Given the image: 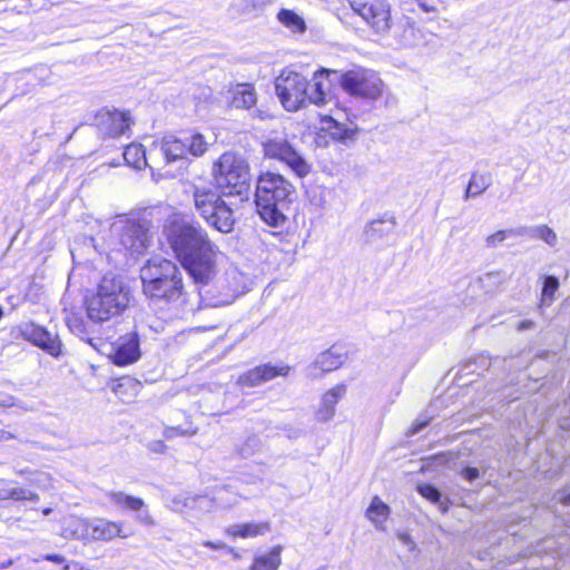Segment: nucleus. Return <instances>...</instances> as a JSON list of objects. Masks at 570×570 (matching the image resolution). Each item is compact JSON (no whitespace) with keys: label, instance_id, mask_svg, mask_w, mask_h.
<instances>
[{"label":"nucleus","instance_id":"obj_42","mask_svg":"<svg viewBox=\"0 0 570 570\" xmlns=\"http://www.w3.org/2000/svg\"><path fill=\"white\" fill-rule=\"evenodd\" d=\"M195 500H191V494H179L171 499L170 509L177 513L188 512L189 507L194 504Z\"/></svg>","mask_w":570,"mask_h":570},{"label":"nucleus","instance_id":"obj_25","mask_svg":"<svg viewBox=\"0 0 570 570\" xmlns=\"http://www.w3.org/2000/svg\"><path fill=\"white\" fill-rule=\"evenodd\" d=\"M390 514V508L379 497H374L370 507L366 510L367 518L374 523V525L383 530V523L386 521Z\"/></svg>","mask_w":570,"mask_h":570},{"label":"nucleus","instance_id":"obj_31","mask_svg":"<svg viewBox=\"0 0 570 570\" xmlns=\"http://www.w3.org/2000/svg\"><path fill=\"white\" fill-rule=\"evenodd\" d=\"M527 230L524 227H517V228H509V229H502L498 230L492 235H489L485 239L487 246L489 248H494L499 244L503 243L507 238L510 237H524Z\"/></svg>","mask_w":570,"mask_h":570},{"label":"nucleus","instance_id":"obj_32","mask_svg":"<svg viewBox=\"0 0 570 570\" xmlns=\"http://www.w3.org/2000/svg\"><path fill=\"white\" fill-rule=\"evenodd\" d=\"M277 19L281 23L295 32H303L306 29V24L303 18L292 10L282 9L277 13Z\"/></svg>","mask_w":570,"mask_h":570},{"label":"nucleus","instance_id":"obj_61","mask_svg":"<svg viewBox=\"0 0 570 570\" xmlns=\"http://www.w3.org/2000/svg\"><path fill=\"white\" fill-rule=\"evenodd\" d=\"M2 315H3V309H2V307L0 306V318L2 317Z\"/></svg>","mask_w":570,"mask_h":570},{"label":"nucleus","instance_id":"obj_47","mask_svg":"<svg viewBox=\"0 0 570 570\" xmlns=\"http://www.w3.org/2000/svg\"><path fill=\"white\" fill-rule=\"evenodd\" d=\"M40 558L42 560L50 561V562L58 563V564L66 562V558L58 553H47V554L41 556Z\"/></svg>","mask_w":570,"mask_h":570},{"label":"nucleus","instance_id":"obj_63","mask_svg":"<svg viewBox=\"0 0 570 570\" xmlns=\"http://www.w3.org/2000/svg\"><path fill=\"white\" fill-rule=\"evenodd\" d=\"M317 570H324V569L321 568V569H317Z\"/></svg>","mask_w":570,"mask_h":570},{"label":"nucleus","instance_id":"obj_1","mask_svg":"<svg viewBox=\"0 0 570 570\" xmlns=\"http://www.w3.org/2000/svg\"><path fill=\"white\" fill-rule=\"evenodd\" d=\"M165 233L176 258L194 282L210 283L217 274L220 250L202 225L194 220L174 219Z\"/></svg>","mask_w":570,"mask_h":570},{"label":"nucleus","instance_id":"obj_59","mask_svg":"<svg viewBox=\"0 0 570 570\" xmlns=\"http://www.w3.org/2000/svg\"><path fill=\"white\" fill-rule=\"evenodd\" d=\"M255 114H256V116H257V117H259L261 119H263V116H262V114H263V112H262V111L255 110Z\"/></svg>","mask_w":570,"mask_h":570},{"label":"nucleus","instance_id":"obj_11","mask_svg":"<svg viewBox=\"0 0 570 570\" xmlns=\"http://www.w3.org/2000/svg\"><path fill=\"white\" fill-rule=\"evenodd\" d=\"M350 4L376 33L390 31L392 16L387 0H350Z\"/></svg>","mask_w":570,"mask_h":570},{"label":"nucleus","instance_id":"obj_23","mask_svg":"<svg viewBox=\"0 0 570 570\" xmlns=\"http://www.w3.org/2000/svg\"><path fill=\"white\" fill-rule=\"evenodd\" d=\"M271 530V525L268 522L261 523H243V524H234L227 528L226 532L230 537H240V538H255L258 535H263Z\"/></svg>","mask_w":570,"mask_h":570},{"label":"nucleus","instance_id":"obj_37","mask_svg":"<svg viewBox=\"0 0 570 570\" xmlns=\"http://www.w3.org/2000/svg\"><path fill=\"white\" fill-rule=\"evenodd\" d=\"M559 279L556 276H546L543 282V287L541 292V302L542 304H550L554 298V293L559 288Z\"/></svg>","mask_w":570,"mask_h":570},{"label":"nucleus","instance_id":"obj_55","mask_svg":"<svg viewBox=\"0 0 570 570\" xmlns=\"http://www.w3.org/2000/svg\"><path fill=\"white\" fill-rule=\"evenodd\" d=\"M12 564H13V560L12 559H9L7 561L0 562V570L8 569Z\"/></svg>","mask_w":570,"mask_h":570},{"label":"nucleus","instance_id":"obj_48","mask_svg":"<svg viewBox=\"0 0 570 570\" xmlns=\"http://www.w3.org/2000/svg\"><path fill=\"white\" fill-rule=\"evenodd\" d=\"M203 546L207 547V548H210V549H214V550H220V549L227 548V546L224 542H222V541H216V542H214V541H204Z\"/></svg>","mask_w":570,"mask_h":570},{"label":"nucleus","instance_id":"obj_17","mask_svg":"<svg viewBox=\"0 0 570 570\" xmlns=\"http://www.w3.org/2000/svg\"><path fill=\"white\" fill-rule=\"evenodd\" d=\"M346 361V353L341 346L333 345L327 351L321 353L315 362L309 366V374L317 376L316 371L331 372L344 364Z\"/></svg>","mask_w":570,"mask_h":570},{"label":"nucleus","instance_id":"obj_5","mask_svg":"<svg viewBox=\"0 0 570 570\" xmlns=\"http://www.w3.org/2000/svg\"><path fill=\"white\" fill-rule=\"evenodd\" d=\"M142 292L146 296L167 303L177 302L185 292L183 273L170 259L153 257L140 269Z\"/></svg>","mask_w":570,"mask_h":570},{"label":"nucleus","instance_id":"obj_52","mask_svg":"<svg viewBox=\"0 0 570 570\" xmlns=\"http://www.w3.org/2000/svg\"><path fill=\"white\" fill-rule=\"evenodd\" d=\"M176 431H178V426L166 428L165 432H164V436L166 439H171V438L176 436Z\"/></svg>","mask_w":570,"mask_h":570},{"label":"nucleus","instance_id":"obj_49","mask_svg":"<svg viewBox=\"0 0 570 570\" xmlns=\"http://www.w3.org/2000/svg\"><path fill=\"white\" fill-rule=\"evenodd\" d=\"M196 432H197L196 428L181 429L178 426V431H176V435H194V434H196Z\"/></svg>","mask_w":570,"mask_h":570},{"label":"nucleus","instance_id":"obj_19","mask_svg":"<svg viewBox=\"0 0 570 570\" xmlns=\"http://www.w3.org/2000/svg\"><path fill=\"white\" fill-rule=\"evenodd\" d=\"M116 537L127 538L128 534L122 533L120 522H115L106 519L90 520L89 540L92 541H109Z\"/></svg>","mask_w":570,"mask_h":570},{"label":"nucleus","instance_id":"obj_43","mask_svg":"<svg viewBox=\"0 0 570 570\" xmlns=\"http://www.w3.org/2000/svg\"><path fill=\"white\" fill-rule=\"evenodd\" d=\"M11 500L14 501H38L39 495L26 488L12 487L11 488Z\"/></svg>","mask_w":570,"mask_h":570},{"label":"nucleus","instance_id":"obj_54","mask_svg":"<svg viewBox=\"0 0 570 570\" xmlns=\"http://www.w3.org/2000/svg\"><path fill=\"white\" fill-rule=\"evenodd\" d=\"M14 439V435L8 431L0 430V441H9Z\"/></svg>","mask_w":570,"mask_h":570},{"label":"nucleus","instance_id":"obj_41","mask_svg":"<svg viewBox=\"0 0 570 570\" xmlns=\"http://www.w3.org/2000/svg\"><path fill=\"white\" fill-rule=\"evenodd\" d=\"M262 448V440L257 435H250L246 439L244 444L239 448V454L243 458L254 455Z\"/></svg>","mask_w":570,"mask_h":570},{"label":"nucleus","instance_id":"obj_7","mask_svg":"<svg viewBox=\"0 0 570 570\" xmlns=\"http://www.w3.org/2000/svg\"><path fill=\"white\" fill-rule=\"evenodd\" d=\"M193 198L197 213L220 233H230L235 225L234 212L210 184L193 185Z\"/></svg>","mask_w":570,"mask_h":570},{"label":"nucleus","instance_id":"obj_6","mask_svg":"<svg viewBox=\"0 0 570 570\" xmlns=\"http://www.w3.org/2000/svg\"><path fill=\"white\" fill-rule=\"evenodd\" d=\"M213 177L222 195L248 199L250 193V169L242 155L227 151L214 163Z\"/></svg>","mask_w":570,"mask_h":570},{"label":"nucleus","instance_id":"obj_51","mask_svg":"<svg viewBox=\"0 0 570 570\" xmlns=\"http://www.w3.org/2000/svg\"><path fill=\"white\" fill-rule=\"evenodd\" d=\"M533 327H534V322H532V321H522L518 325V330L521 332L533 328Z\"/></svg>","mask_w":570,"mask_h":570},{"label":"nucleus","instance_id":"obj_16","mask_svg":"<svg viewBox=\"0 0 570 570\" xmlns=\"http://www.w3.org/2000/svg\"><path fill=\"white\" fill-rule=\"evenodd\" d=\"M139 357L140 347L137 333H129L119 337L111 355L114 364L125 366L136 362Z\"/></svg>","mask_w":570,"mask_h":570},{"label":"nucleus","instance_id":"obj_36","mask_svg":"<svg viewBox=\"0 0 570 570\" xmlns=\"http://www.w3.org/2000/svg\"><path fill=\"white\" fill-rule=\"evenodd\" d=\"M68 326L70 331L79 336L82 341L91 343V331L88 328V325L85 321L79 316H71L68 318Z\"/></svg>","mask_w":570,"mask_h":570},{"label":"nucleus","instance_id":"obj_30","mask_svg":"<svg viewBox=\"0 0 570 570\" xmlns=\"http://www.w3.org/2000/svg\"><path fill=\"white\" fill-rule=\"evenodd\" d=\"M491 185V177L489 175L473 174L469 180L464 199L476 197L487 190Z\"/></svg>","mask_w":570,"mask_h":570},{"label":"nucleus","instance_id":"obj_57","mask_svg":"<svg viewBox=\"0 0 570 570\" xmlns=\"http://www.w3.org/2000/svg\"><path fill=\"white\" fill-rule=\"evenodd\" d=\"M122 387V383H118L115 387H114V391L115 393H119V390Z\"/></svg>","mask_w":570,"mask_h":570},{"label":"nucleus","instance_id":"obj_15","mask_svg":"<svg viewBox=\"0 0 570 570\" xmlns=\"http://www.w3.org/2000/svg\"><path fill=\"white\" fill-rule=\"evenodd\" d=\"M107 498L115 504L137 512L136 520L147 527H154L155 520L147 509H144L145 502L142 499L126 494L124 492L109 491L106 493Z\"/></svg>","mask_w":570,"mask_h":570},{"label":"nucleus","instance_id":"obj_27","mask_svg":"<svg viewBox=\"0 0 570 570\" xmlns=\"http://www.w3.org/2000/svg\"><path fill=\"white\" fill-rule=\"evenodd\" d=\"M505 282V276L501 272H489L480 276L473 286L484 291L485 294L495 293L500 286Z\"/></svg>","mask_w":570,"mask_h":570},{"label":"nucleus","instance_id":"obj_21","mask_svg":"<svg viewBox=\"0 0 570 570\" xmlns=\"http://www.w3.org/2000/svg\"><path fill=\"white\" fill-rule=\"evenodd\" d=\"M346 386L338 384L324 393L318 410L316 411V420L327 422L335 415V406L337 402L345 395Z\"/></svg>","mask_w":570,"mask_h":570},{"label":"nucleus","instance_id":"obj_39","mask_svg":"<svg viewBox=\"0 0 570 570\" xmlns=\"http://www.w3.org/2000/svg\"><path fill=\"white\" fill-rule=\"evenodd\" d=\"M191 500H195L194 501V504H191V507H189V511H194L196 513H207V512H212L214 509H215V501L212 500L210 497L208 495H193L191 494Z\"/></svg>","mask_w":570,"mask_h":570},{"label":"nucleus","instance_id":"obj_50","mask_svg":"<svg viewBox=\"0 0 570 570\" xmlns=\"http://www.w3.org/2000/svg\"><path fill=\"white\" fill-rule=\"evenodd\" d=\"M419 7L424 11V12H435L436 11V8L433 7V6H429L428 3H425L424 1L422 0H416Z\"/></svg>","mask_w":570,"mask_h":570},{"label":"nucleus","instance_id":"obj_34","mask_svg":"<svg viewBox=\"0 0 570 570\" xmlns=\"http://www.w3.org/2000/svg\"><path fill=\"white\" fill-rule=\"evenodd\" d=\"M527 230L525 236L531 238H539L546 242L550 246H554L557 244V234L547 225L535 226V227H527L523 226Z\"/></svg>","mask_w":570,"mask_h":570},{"label":"nucleus","instance_id":"obj_9","mask_svg":"<svg viewBox=\"0 0 570 570\" xmlns=\"http://www.w3.org/2000/svg\"><path fill=\"white\" fill-rule=\"evenodd\" d=\"M112 233L119 245L131 255L144 254L149 246V229L146 223L135 219H120L112 224Z\"/></svg>","mask_w":570,"mask_h":570},{"label":"nucleus","instance_id":"obj_28","mask_svg":"<svg viewBox=\"0 0 570 570\" xmlns=\"http://www.w3.org/2000/svg\"><path fill=\"white\" fill-rule=\"evenodd\" d=\"M397 38L402 46L415 47L422 41L423 36L421 30L415 27L414 22L406 18Z\"/></svg>","mask_w":570,"mask_h":570},{"label":"nucleus","instance_id":"obj_3","mask_svg":"<svg viewBox=\"0 0 570 570\" xmlns=\"http://www.w3.org/2000/svg\"><path fill=\"white\" fill-rule=\"evenodd\" d=\"M295 187L284 176L262 173L256 181V212L271 227H283L287 220L285 212L293 200Z\"/></svg>","mask_w":570,"mask_h":570},{"label":"nucleus","instance_id":"obj_40","mask_svg":"<svg viewBox=\"0 0 570 570\" xmlns=\"http://www.w3.org/2000/svg\"><path fill=\"white\" fill-rule=\"evenodd\" d=\"M271 3L272 0H240L236 6L240 13L249 14L262 11Z\"/></svg>","mask_w":570,"mask_h":570},{"label":"nucleus","instance_id":"obj_2","mask_svg":"<svg viewBox=\"0 0 570 570\" xmlns=\"http://www.w3.org/2000/svg\"><path fill=\"white\" fill-rule=\"evenodd\" d=\"M327 75V70L321 69L309 82L298 72L283 70L275 79V92L287 111H297L306 101L318 107L325 106L331 100L330 83L325 77Z\"/></svg>","mask_w":570,"mask_h":570},{"label":"nucleus","instance_id":"obj_35","mask_svg":"<svg viewBox=\"0 0 570 570\" xmlns=\"http://www.w3.org/2000/svg\"><path fill=\"white\" fill-rule=\"evenodd\" d=\"M215 501V509H230L238 503V497L228 488L217 491L216 495L212 498Z\"/></svg>","mask_w":570,"mask_h":570},{"label":"nucleus","instance_id":"obj_45","mask_svg":"<svg viewBox=\"0 0 570 570\" xmlns=\"http://www.w3.org/2000/svg\"><path fill=\"white\" fill-rule=\"evenodd\" d=\"M461 475L469 482H473L480 476V472L476 468L466 466L461 471Z\"/></svg>","mask_w":570,"mask_h":570},{"label":"nucleus","instance_id":"obj_56","mask_svg":"<svg viewBox=\"0 0 570 570\" xmlns=\"http://www.w3.org/2000/svg\"><path fill=\"white\" fill-rule=\"evenodd\" d=\"M560 501L563 503V504H570V492L568 494H564Z\"/></svg>","mask_w":570,"mask_h":570},{"label":"nucleus","instance_id":"obj_58","mask_svg":"<svg viewBox=\"0 0 570 570\" xmlns=\"http://www.w3.org/2000/svg\"><path fill=\"white\" fill-rule=\"evenodd\" d=\"M51 511H52V510H51L50 508H46V509H43L42 513H43L45 515H48V514H50V513H51Z\"/></svg>","mask_w":570,"mask_h":570},{"label":"nucleus","instance_id":"obj_8","mask_svg":"<svg viewBox=\"0 0 570 570\" xmlns=\"http://www.w3.org/2000/svg\"><path fill=\"white\" fill-rule=\"evenodd\" d=\"M207 148L208 142L199 132H184L179 137L166 135L159 144V150L166 164L185 160L187 155L200 157Z\"/></svg>","mask_w":570,"mask_h":570},{"label":"nucleus","instance_id":"obj_24","mask_svg":"<svg viewBox=\"0 0 570 570\" xmlns=\"http://www.w3.org/2000/svg\"><path fill=\"white\" fill-rule=\"evenodd\" d=\"M282 547H274L268 553L255 557L249 570H278L282 559Z\"/></svg>","mask_w":570,"mask_h":570},{"label":"nucleus","instance_id":"obj_44","mask_svg":"<svg viewBox=\"0 0 570 570\" xmlns=\"http://www.w3.org/2000/svg\"><path fill=\"white\" fill-rule=\"evenodd\" d=\"M430 420L431 417L428 416L419 417L410 428L407 435H414L422 431L430 423Z\"/></svg>","mask_w":570,"mask_h":570},{"label":"nucleus","instance_id":"obj_29","mask_svg":"<svg viewBox=\"0 0 570 570\" xmlns=\"http://www.w3.org/2000/svg\"><path fill=\"white\" fill-rule=\"evenodd\" d=\"M323 122L326 124L325 129L328 131L330 136L337 141L346 142L347 140H352L355 136V130L336 121L332 117L324 119Z\"/></svg>","mask_w":570,"mask_h":570},{"label":"nucleus","instance_id":"obj_53","mask_svg":"<svg viewBox=\"0 0 570 570\" xmlns=\"http://www.w3.org/2000/svg\"><path fill=\"white\" fill-rule=\"evenodd\" d=\"M11 488L0 489V500H11Z\"/></svg>","mask_w":570,"mask_h":570},{"label":"nucleus","instance_id":"obj_12","mask_svg":"<svg viewBox=\"0 0 570 570\" xmlns=\"http://www.w3.org/2000/svg\"><path fill=\"white\" fill-rule=\"evenodd\" d=\"M264 154L267 158L284 163L298 177L303 178L311 171V165L302 154L285 138H273L264 142Z\"/></svg>","mask_w":570,"mask_h":570},{"label":"nucleus","instance_id":"obj_60","mask_svg":"<svg viewBox=\"0 0 570 570\" xmlns=\"http://www.w3.org/2000/svg\"><path fill=\"white\" fill-rule=\"evenodd\" d=\"M0 405L8 406V405H11V403L6 402V401H1V402H0Z\"/></svg>","mask_w":570,"mask_h":570},{"label":"nucleus","instance_id":"obj_14","mask_svg":"<svg viewBox=\"0 0 570 570\" xmlns=\"http://www.w3.org/2000/svg\"><path fill=\"white\" fill-rule=\"evenodd\" d=\"M22 336L33 345L42 348L52 356H58L61 352V343L46 328L33 323H26L20 327Z\"/></svg>","mask_w":570,"mask_h":570},{"label":"nucleus","instance_id":"obj_33","mask_svg":"<svg viewBox=\"0 0 570 570\" xmlns=\"http://www.w3.org/2000/svg\"><path fill=\"white\" fill-rule=\"evenodd\" d=\"M395 227L394 218L390 220L379 219L373 220L366 228V235L370 239L383 237L393 232Z\"/></svg>","mask_w":570,"mask_h":570},{"label":"nucleus","instance_id":"obj_62","mask_svg":"<svg viewBox=\"0 0 570 570\" xmlns=\"http://www.w3.org/2000/svg\"><path fill=\"white\" fill-rule=\"evenodd\" d=\"M401 539L405 541V540H407V535H405V534L401 535Z\"/></svg>","mask_w":570,"mask_h":570},{"label":"nucleus","instance_id":"obj_46","mask_svg":"<svg viewBox=\"0 0 570 570\" xmlns=\"http://www.w3.org/2000/svg\"><path fill=\"white\" fill-rule=\"evenodd\" d=\"M148 449L154 453H164L167 449V445L161 440H154L148 444Z\"/></svg>","mask_w":570,"mask_h":570},{"label":"nucleus","instance_id":"obj_10","mask_svg":"<svg viewBox=\"0 0 570 570\" xmlns=\"http://www.w3.org/2000/svg\"><path fill=\"white\" fill-rule=\"evenodd\" d=\"M342 88L353 95L368 99L381 96L383 82L379 75L370 69L357 68L341 76Z\"/></svg>","mask_w":570,"mask_h":570},{"label":"nucleus","instance_id":"obj_4","mask_svg":"<svg viewBox=\"0 0 570 570\" xmlns=\"http://www.w3.org/2000/svg\"><path fill=\"white\" fill-rule=\"evenodd\" d=\"M132 295L127 282L118 275L106 274L96 292L86 299L88 318L94 323H104L120 316L130 305Z\"/></svg>","mask_w":570,"mask_h":570},{"label":"nucleus","instance_id":"obj_20","mask_svg":"<svg viewBox=\"0 0 570 570\" xmlns=\"http://www.w3.org/2000/svg\"><path fill=\"white\" fill-rule=\"evenodd\" d=\"M100 127L109 136L124 135L130 127V117L128 112L112 110L106 111L100 116Z\"/></svg>","mask_w":570,"mask_h":570},{"label":"nucleus","instance_id":"obj_38","mask_svg":"<svg viewBox=\"0 0 570 570\" xmlns=\"http://www.w3.org/2000/svg\"><path fill=\"white\" fill-rule=\"evenodd\" d=\"M419 493L425 499L433 503H438L443 512L448 510V507L442 501L441 492L432 484H422L417 487Z\"/></svg>","mask_w":570,"mask_h":570},{"label":"nucleus","instance_id":"obj_22","mask_svg":"<svg viewBox=\"0 0 570 570\" xmlns=\"http://www.w3.org/2000/svg\"><path fill=\"white\" fill-rule=\"evenodd\" d=\"M90 520L70 517L65 520L61 534L66 539L89 540Z\"/></svg>","mask_w":570,"mask_h":570},{"label":"nucleus","instance_id":"obj_26","mask_svg":"<svg viewBox=\"0 0 570 570\" xmlns=\"http://www.w3.org/2000/svg\"><path fill=\"white\" fill-rule=\"evenodd\" d=\"M125 161L136 169H141L148 166L147 157L142 145L140 144H130L128 145L122 153Z\"/></svg>","mask_w":570,"mask_h":570},{"label":"nucleus","instance_id":"obj_13","mask_svg":"<svg viewBox=\"0 0 570 570\" xmlns=\"http://www.w3.org/2000/svg\"><path fill=\"white\" fill-rule=\"evenodd\" d=\"M291 367L288 365L275 366L266 363L239 375L237 385L240 387H256L277 376H286Z\"/></svg>","mask_w":570,"mask_h":570},{"label":"nucleus","instance_id":"obj_18","mask_svg":"<svg viewBox=\"0 0 570 570\" xmlns=\"http://www.w3.org/2000/svg\"><path fill=\"white\" fill-rule=\"evenodd\" d=\"M227 99L233 108L250 110L257 104V92L252 83H237L228 90Z\"/></svg>","mask_w":570,"mask_h":570}]
</instances>
